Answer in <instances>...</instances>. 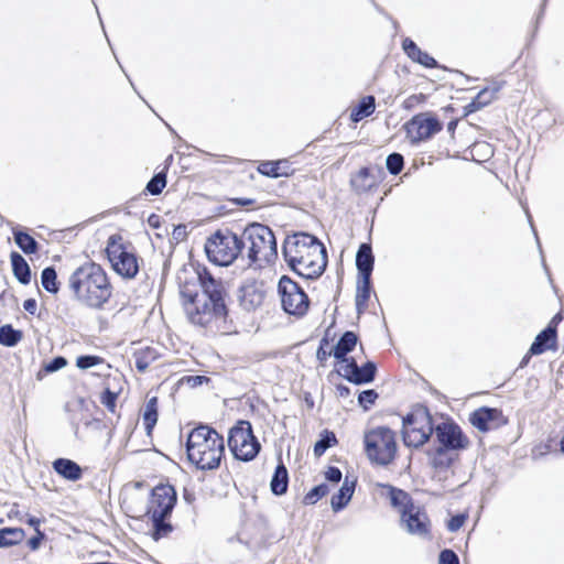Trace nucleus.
Returning a JSON list of instances; mask_svg holds the SVG:
<instances>
[{"label":"nucleus","instance_id":"nucleus-1","mask_svg":"<svg viewBox=\"0 0 564 564\" xmlns=\"http://www.w3.org/2000/svg\"><path fill=\"white\" fill-rule=\"evenodd\" d=\"M283 254L290 268L305 279L318 278L327 265L324 245L306 232L288 237L283 243Z\"/></svg>","mask_w":564,"mask_h":564},{"label":"nucleus","instance_id":"nucleus-2","mask_svg":"<svg viewBox=\"0 0 564 564\" xmlns=\"http://www.w3.org/2000/svg\"><path fill=\"white\" fill-rule=\"evenodd\" d=\"M68 288L77 302L94 310L104 307L112 294L107 272L95 262L78 267L69 275Z\"/></svg>","mask_w":564,"mask_h":564},{"label":"nucleus","instance_id":"nucleus-3","mask_svg":"<svg viewBox=\"0 0 564 564\" xmlns=\"http://www.w3.org/2000/svg\"><path fill=\"white\" fill-rule=\"evenodd\" d=\"M224 438L207 425L194 429L186 444L188 460L202 470H212L219 466L224 454Z\"/></svg>","mask_w":564,"mask_h":564},{"label":"nucleus","instance_id":"nucleus-4","mask_svg":"<svg viewBox=\"0 0 564 564\" xmlns=\"http://www.w3.org/2000/svg\"><path fill=\"white\" fill-rule=\"evenodd\" d=\"M241 241L251 262L272 261L276 254V240L273 231L265 225L251 224L242 234Z\"/></svg>","mask_w":564,"mask_h":564},{"label":"nucleus","instance_id":"nucleus-5","mask_svg":"<svg viewBox=\"0 0 564 564\" xmlns=\"http://www.w3.org/2000/svg\"><path fill=\"white\" fill-rule=\"evenodd\" d=\"M242 249L241 238L228 229L215 231L205 242V252L208 260L220 267L231 264Z\"/></svg>","mask_w":564,"mask_h":564},{"label":"nucleus","instance_id":"nucleus-6","mask_svg":"<svg viewBox=\"0 0 564 564\" xmlns=\"http://www.w3.org/2000/svg\"><path fill=\"white\" fill-rule=\"evenodd\" d=\"M106 254L112 270L123 279H133L139 272V261L130 245L116 234L111 235L106 245Z\"/></svg>","mask_w":564,"mask_h":564},{"label":"nucleus","instance_id":"nucleus-7","mask_svg":"<svg viewBox=\"0 0 564 564\" xmlns=\"http://www.w3.org/2000/svg\"><path fill=\"white\" fill-rule=\"evenodd\" d=\"M365 448L368 458L381 466L389 465L397 454L395 434L386 426H379L365 434Z\"/></svg>","mask_w":564,"mask_h":564},{"label":"nucleus","instance_id":"nucleus-8","mask_svg":"<svg viewBox=\"0 0 564 564\" xmlns=\"http://www.w3.org/2000/svg\"><path fill=\"white\" fill-rule=\"evenodd\" d=\"M183 306L187 318L196 325H207L214 317H221L226 310L216 306L215 303L205 299V295H198V292L192 290L187 285L181 289Z\"/></svg>","mask_w":564,"mask_h":564},{"label":"nucleus","instance_id":"nucleus-9","mask_svg":"<svg viewBox=\"0 0 564 564\" xmlns=\"http://www.w3.org/2000/svg\"><path fill=\"white\" fill-rule=\"evenodd\" d=\"M228 446L232 455L242 462L252 460L260 452L261 445L252 432L250 422L239 421L229 431Z\"/></svg>","mask_w":564,"mask_h":564},{"label":"nucleus","instance_id":"nucleus-10","mask_svg":"<svg viewBox=\"0 0 564 564\" xmlns=\"http://www.w3.org/2000/svg\"><path fill=\"white\" fill-rule=\"evenodd\" d=\"M433 425L426 410H417L403 417V442L409 447L422 446L432 435Z\"/></svg>","mask_w":564,"mask_h":564},{"label":"nucleus","instance_id":"nucleus-11","mask_svg":"<svg viewBox=\"0 0 564 564\" xmlns=\"http://www.w3.org/2000/svg\"><path fill=\"white\" fill-rule=\"evenodd\" d=\"M283 310L290 315L303 316L308 308V297L300 285L283 275L278 285Z\"/></svg>","mask_w":564,"mask_h":564},{"label":"nucleus","instance_id":"nucleus-12","mask_svg":"<svg viewBox=\"0 0 564 564\" xmlns=\"http://www.w3.org/2000/svg\"><path fill=\"white\" fill-rule=\"evenodd\" d=\"M400 525L409 534L421 539L431 536V521L425 510L419 505H409L400 516Z\"/></svg>","mask_w":564,"mask_h":564},{"label":"nucleus","instance_id":"nucleus-13","mask_svg":"<svg viewBox=\"0 0 564 564\" xmlns=\"http://www.w3.org/2000/svg\"><path fill=\"white\" fill-rule=\"evenodd\" d=\"M405 130L411 141L417 143L440 132L442 130V123L435 117L427 113H420L405 123Z\"/></svg>","mask_w":564,"mask_h":564},{"label":"nucleus","instance_id":"nucleus-14","mask_svg":"<svg viewBox=\"0 0 564 564\" xmlns=\"http://www.w3.org/2000/svg\"><path fill=\"white\" fill-rule=\"evenodd\" d=\"M176 491L171 485H158L152 490L149 512L153 517L167 518L176 503Z\"/></svg>","mask_w":564,"mask_h":564},{"label":"nucleus","instance_id":"nucleus-15","mask_svg":"<svg viewBox=\"0 0 564 564\" xmlns=\"http://www.w3.org/2000/svg\"><path fill=\"white\" fill-rule=\"evenodd\" d=\"M197 279L202 292L198 295H205V299L215 303L216 306H225V286L221 280L215 279L207 269L197 272Z\"/></svg>","mask_w":564,"mask_h":564},{"label":"nucleus","instance_id":"nucleus-16","mask_svg":"<svg viewBox=\"0 0 564 564\" xmlns=\"http://www.w3.org/2000/svg\"><path fill=\"white\" fill-rule=\"evenodd\" d=\"M440 444L447 449H462L468 445L460 427L454 423L443 422L435 429Z\"/></svg>","mask_w":564,"mask_h":564},{"label":"nucleus","instance_id":"nucleus-17","mask_svg":"<svg viewBox=\"0 0 564 564\" xmlns=\"http://www.w3.org/2000/svg\"><path fill=\"white\" fill-rule=\"evenodd\" d=\"M376 370L377 368L373 362L368 361L359 367L355 359L351 358L349 362L341 367V376L357 384L369 383L375 379Z\"/></svg>","mask_w":564,"mask_h":564},{"label":"nucleus","instance_id":"nucleus-18","mask_svg":"<svg viewBox=\"0 0 564 564\" xmlns=\"http://www.w3.org/2000/svg\"><path fill=\"white\" fill-rule=\"evenodd\" d=\"M500 411L491 408H480L470 414L469 422L480 432H488L498 426Z\"/></svg>","mask_w":564,"mask_h":564},{"label":"nucleus","instance_id":"nucleus-19","mask_svg":"<svg viewBox=\"0 0 564 564\" xmlns=\"http://www.w3.org/2000/svg\"><path fill=\"white\" fill-rule=\"evenodd\" d=\"M356 479L346 476L338 492L332 497V509L337 512L344 509L351 500L355 492Z\"/></svg>","mask_w":564,"mask_h":564},{"label":"nucleus","instance_id":"nucleus-20","mask_svg":"<svg viewBox=\"0 0 564 564\" xmlns=\"http://www.w3.org/2000/svg\"><path fill=\"white\" fill-rule=\"evenodd\" d=\"M556 340V326L549 325L535 337L534 341L530 347L531 355H541L546 349H551L555 346Z\"/></svg>","mask_w":564,"mask_h":564},{"label":"nucleus","instance_id":"nucleus-21","mask_svg":"<svg viewBox=\"0 0 564 564\" xmlns=\"http://www.w3.org/2000/svg\"><path fill=\"white\" fill-rule=\"evenodd\" d=\"M402 46L412 61L429 68L436 67V61L429 53L423 52L412 40L405 39Z\"/></svg>","mask_w":564,"mask_h":564},{"label":"nucleus","instance_id":"nucleus-22","mask_svg":"<svg viewBox=\"0 0 564 564\" xmlns=\"http://www.w3.org/2000/svg\"><path fill=\"white\" fill-rule=\"evenodd\" d=\"M259 173L269 177L288 176L292 173L291 164L288 160L265 161L258 166Z\"/></svg>","mask_w":564,"mask_h":564},{"label":"nucleus","instance_id":"nucleus-23","mask_svg":"<svg viewBox=\"0 0 564 564\" xmlns=\"http://www.w3.org/2000/svg\"><path fill=\"white\" fill-rule=\"evenodd\" d=\"M53 468L58 475L70 481L80 479L83 475L80 466L67 458H57L54 460Z\"/></svg>","mask_w":564,"mask_h":564},{"label":"nucleus","instance_id":"nucleus-24","mask_svg":"<svg viewBox=\"0 0 564 564\" xmlns=\"http://www.w3.org/2000/svg\"><path fill=\"white\" fill-rule=\"evenodd\" d=\"M373 254L370 245L362 243L356 254V265L360 276H371Z\"/></svg>","mask_w":564,"mask_h":564},{"label":"nucleus","instance_id":"nucleus-25","mask_svg":"<svg viewBox=\"0 0 564 564\" xmlns=\"http://www.w3.org/2000/svg\"><path fill=\"white\" fill-rule=\"evenodd\" d=\"M357 344V336L352 332H346L336 346L333 349V356L345 364L349 362L350 359L346 358V355L350 352Z\"/></svg>","mask_w":564,"mask_h":564},{"label":"nucleus","instance_id":"nucleus-26","mask_svg":"<svg viewBox=\"0 0 564 564\" xmlns=\"http://www.w3.org/2000/svg\"><path fill=\"white\" fill-rule=\"evenodd\" d=\"M377 487L382 488L387 491V495L390 498V502L394 508L399 509L400 516H402V512L404 509L408 508L409 505H414L409 497V495L398 488H394L390 485H383V484H376Z\"/></svg>","mask_w":564,"mask_h":564},{"label":"nucleus","instance_id":"nucleus-27","mask_svg":"<svg viewBox=\"0 0 564 564\" xmlns=\"http://www.w3.org/2000/svg\"><path fill=\"white\" fill-rule=\"evenodd\" d=\"M377 184V177L371 174V171L368 167L360 169L359 172L351 178V186L359 193L368 192L375 188Z\"/></svg>","mask_w":564,"mask_h":564},{"label":"nucleus","instance_id":"nucleus-28","mask_svg":"<svg viewBox=\"0 0 564 564\" xmlns=\"http://www.w3.org/2000/svg\"><path fill=\"white\" fill-rule=\"evenodd\" d=\"M499 86L486 87L466 106L468 112H475L489 105L499 91Z\"/></svg>","mask_w":564,"mask_h":564},{"label":"nucleus","instance_id":"nucleus-29","mask_svg":"<svg viewBox=\"0 0 564 564\" xmlns=\"http://www.w3.org/2000/svg\"><path fill=\"white\" fill-rule=\"evenodd\" d=\"M14 276L22 284H29L31 281V270L25 259L13 251L10 256Z\"/></svg>","mask_w":564,"mask_h":564},{"label":"nucleus","instance_id":"nucleus-30","mask_svg":"<svg viewBox=\"0 0 564 564\" xmlns=\"http://www.w3.org/2000/svg\"><path fill=\"white\" fill-rule=\"evenodd\" d=\"M240 301L247 310H253L261 305L263 301V292L256 289L254 285H243L240 289Z\"/></svg>","mask_w":564,"mask_h":564},{"label":"nucleus","instance_id":"nucleus-31","mask_svg":"<svg viewBox=\"0 0 564 564\" xmlns=\"http://www.w3.org/2000/svg\"><path fill=\"white\" fill-rule=\"evenodd\" d=\"M376 109V99L373 96H365L360 99L358 105L351 109L350 119L354 122H359L362 119L373 113Z\"/></svg>","mask_w":564,"mask_h":564},{"label":"nucleus","instance_id":"nucleus-32","mask_svg":"<svg viewBox=\"0 0 564 564\" xmlns=\"http://www.w3.org/2000/svg\"><path fill=\"white\" fill-rule=\"evenodd\" d=\"M158 398L152 397L147 401L142 411V421L148 435L152 433V430L158 422Z\"/></svg>","mask_w":564,"mask_h":564},{"label":"nucleus","instance_id":"nucleus-33","mask_svg":"<svg viewBox=\"0 0 564 564\" xmlns=\"http://www.w3.org/2000/svg\"><path fill=\"white\" fill-rule=\"evenodd\" d=\"M289 484L288 470L284 465H279L275 468L273 477L270 482L271 490L274 495L280 496L286 492Z\"/></svg>","mask_w":564,"mask_h":564},{"label":"nucleus","instance_id":"nucleus-34","mask_svg":"<svg viewBox=\"0 0 564 564\" xmlns=\"http://www.w3.org/2000/svg\"><path fill=\"white\" fill-rule=\"evenodd\" d=\"M370 276H360L357 284L356 307L358 313H362L367 307L370 297Z\"/></svg>","mask_w":564,"mask_h":564},{"label":"nucleus","instance_id":"nucleus-35","mask_svg":"<svg viewBox=\"0 0 564 564\" xmlns=\"http://www.w3.org/2000/svg\"><path fill=\"white\" fill-rule=\"evenodd\" d=\"M24 535V531L20 528H3L0 530V547L19 544Z\"/></svg>","mask_w":564,"mask_h":564},{"label":"nucleus","instance_id":"nucleus-36","mask_svg":"<svg viewBox=\"0 0 564 564\" xmlns=\"http://www.w3.org/2000/svg\"><path fill=\"white\" fill-rule=\"evenodd\" d=\"M156 358L158 352L150 347L139 349L134 352L135 367L140 372H144Z\"/></svg>","mask_w":564,"mask_h":564},{"label":"nucleus","instance_id":"nucleus-37","mask_svg":"<svg viewBox=\"0 0 564 564\" xmlns=\"http://www.w3.org/2000/svg\"><path fill=\"white\" fill-rule=\"evenodd\" d=\"M13 235L15 243L24 253L32 254L37 251V242L29 234L20 230H14Z\"/></svg>","mask_w":564,"mask_h":564},{"label":"nucleus","instance_id":"nucleus-38","mask_svg":"<svg viewBox=\"0 0 564 564\" xmlns=\"http://www.w3.org/2000/svg\"><path fill=\"white\" fill-rule=\"evenodd\" d=\"M22 339V333L11 325L0 327V344L6 347H13Z\"/></svg>","mask_w":564,"mask_h":564},{"label":"nucleus","instance_id":"nucleus-39","mask_svg":"<svg viewBox=\"0 0 564 564\" xmlns=\"http://www.w3.org/2000/svg\"><path fill=\"white\" fill-rule=\"evenodd\" d=\"M42 286L50 293L58 292L57 274L53 267H47L41 274Z\"/></svg>","mask_w":564,"mask_h":564},{"label":"nucleus","instance_id":"nucleus-40","mask_svg":"<svg viewBox=\"0 0 564 564\" xmlns=\"http://www.w3.org/2000/svg\"><path fill=\"white\" fill-rule=\"evenodd\" d=\"M151 518H152L153 528H154V532H153L154 540H159L163 536H166L169 533L172 532L173 528L170 523L165 522L166 518H158V517H153V516H151Z\"/></svg>","mask_w":564,"mask_h":564},{"label":"nucleus","instance_id":"nucleus-41","mask_svg":"<svg viewBox=\"0 0 564 564\" xmlns=\"http://www.w3.org/2000/svg\"><path fill=\"white\" fill-rule=\"evenodd\" d=\"M329 492V487L326 484H321L318 486H315L312 488L304 497V502L306 505H314L321 498L326 496Z\"/></svg>","mask_w":564,"mask_h":564},{"label":"nucleus","instance_id":"nucleus-42","mask_svg":"<svg viewBox=\"0 0 564 564\" xmlns=\"http://www.w3.org/2000/svg\"><path fill=\"white\" fill-rule=\"evenodd\" d=\"M404 165V159L400 153H391L387 156L386 166L392 175H398Z\"/></svg>","mask_w":564,"mask_h":564},{"label":"nucleus","instance_id":"nucleus-43","mask_svg":"<svg viewBox=\"0 0 564 564\" xmlns=\"http://www.w3.org/2000/svg\"><path fill=\"white\" fill-rule=\"evenodd\" d=\"M166 185V176L164 173L155 174L147 184V191L151 195H159Z\"/></svg>","mask_w":564,"mask_h":564},{"label":"nucleus","instance_id":"nucleus-44","mask_svg":"<svg viewBox=\"0 0 564 564\" xmlns=\"http://www.w3.org/2000/svg\"><path fill=\"white\" fill-rule=\"evenodd\" d=\"M335 443V434L326 432L325 435H323V437L319 441H317L314 445L315 456H322L326 452V449L329 448Z\"/></svg>","mask_w":564,"mask_h":564},{"label":"nucleus","instance_id":"nucleus-45","mask_svg":"<svg viewBox=\"0 0 564 564\" xmlns=\"http://www.w3.org/2000/svg\"><path fill=\"white\" fill-rule=\"evenodd\" d=\"M101 362H104V359L101 357L91 355L79 356L76 359V366L83 370L95 367Z\"/></svg>","mask_w":564,"mask_h":564},{"label":"nucleus","instance_id":"nucleus-46","mask_svg":"<svg viewBox=\"0 0 564 564\" xmlns=\"http://www.w3.org/2000/svg\"><path fill=\"white\" fill-rule=\"evenodd\" d=\"M118 398V393L111 391L110 389H106L100 398V402L112 413L116 410V401Z\"/></svg>","mask_w":564,"mask_h":564},{"label":"nucleus","instance_id":"nucleus-47","mask_svg":"<svg viewBox=\"0 0 564 564\" xmlns=\"http://www.w3.org/2000/svg\"><path fill=\"white\" fill-rule=\"evenodd\" d=\"M378 398V394L375 390H365L358 397V402L360 406L365 410H368L370 405H372Z\"/></svg>","mask_w":564,"mask_h":564},{"label":"nucleus","instance_id":"nucleus-48","mask_svg":"<svg viewBox=\"0 0 564 564\" xmlns=\"http://www.w3.org/2000/svg\"><path fill=\"white\" fill-rule=\"evenodd\" d=\"M438 564H459L458 556L452 550H443L438 557Z\"/></svg>","mask_w":564,"mask_h":564},{"label":"nucleus","instance_id":"nucleus-49","mask_svg":"<svg viewBox=\"0 0 564 564\" xmlns=\"http://www.w3.org/2000/svg\"><path fill=\"white\" fill-rule=\"evenodd\" d=\"M66 365H67V360L64 357L58 356L45 365V370L47 372H55V371L64 368Z\"/></svg>","mask_w":564,"mask_h":564},{"label":"nucleus","instance_id":"nucleus-50","mask_svg":"<svg viewBox=\"0 0 564 564\" xmlns=\"http://www.w3.org/2000/svg\"><path fill=\"white\" fill-rule=\"evenodd\" d=\"M465 520H466L465 514H457V516L452 517V519L449 520L448 525H447L448 530L451 532L458 531L464 525Z\"/></svg>","mask_w":564,"mask_h":564},{"label":"nucleus","instance_id":"nucleus-51","mask_svg":"<svg viewBox=\"0 0 564 564\" xmlns=\"http://www.w3.org/2000/svg\"><path fill=\"white\" fill-rule=\"evenodd\" d=\"M325 478L330 482L337 484L341 479V471L337 467H328L325 471Z\"/></svg>","mask_w":564,"mask_h":564},{"label":"nucleus","instance_id":"nucleus-52","mask_svg":"<svg viewBox=\"0 0 564 564\" xmlns=\"http://www.w3.org/2000/svg\"><path fill=\"white\" fill-rule=\"evenodd\" d=\"M43 539H44V534L41 532V530H37L36 535L29 540V542H28L29 546L32 550H37L40 547V544Z\"/></svg>","mask_w":564,"mask_h":564},{"label":"nucleus","instance_id":"nucleus-53","mask_svg":"<svg viewBox=\"0 0 564 564\" xmlns=\"http://www.w3.org/2000/svg\"><path fill=\"white\" fill-rule=\"evenodd\" d=\"M186 380L192 387H197V386H200L203 382H207L208 378H206L204 376H191V377H187Z\"/></svg>","mask_w":564,"mask_h":564},{"label":"nucleus","instance_id":"nucleus-54","mask_svg":"<svg viewBox=\"0 0 564 564\" xmlns=\"http://www.w3.org/2000/svg\"><path fill=\"white\" fill-rule=\"evenodd\" d=\"M23 308L30 313L35 314L36 312V301L34 299H28L23 303Z\"/></svg>","mask_w":564,"mask_h":564},{"label":"nucleus","instance_id":"nucleus-55","mask_svg":"<svg viewBox=\"0 0 564 564\" xmlns=\"http://www.w3.org/2000/svg\"><path fill=\"white\" fill-rule=\"evenodd\" d=\"M26 522H28V524H30L31 527H33L35 529V532H37V530H40L39 527H40L41 520L39 518L29 516L26 519Z\"/></svg>","mask_w":564,"mask_h":564},{"label":"nucleus","instance_id":"nucleus-56","mask_svg":"<svg viewBox=\"0 0 564 564\" xmlns=\"http://www.w3.org/2000/svg\"><path fill=\"white\" fill-rule=\"evenodd\" d=\"M328 354L321 347L318 350H317V358L323 361L327 358Z\"/></svg>","mask_w":564,"mask_h":564},{"label":"nucleus","instance_id":"nucleus-57","mask_svg":"<svg viewBox=\"0 0 564 564\" xmlns=\"http://www.w3.org/2000/svg\"><path fill=\"white\" fill-rule=\"evenodd\" d=\"M531 354L530 351L522 358L521 362H520V367L523 368L524 366L528 365L530 358H531Z\"/></svg>","mask_w":564,"mask_h":564},{"label":"nucleus","instance_id":"nucleus-58","mask_svg":"<svg viewBox=\"0 0 564 564\" xmlns=\"http://www.w3.org/2000/svg\"><path fill=\"white\" fill-rule=\"evenodd\" d=\"M183 229H184L183 227H177V228H175V229H174V235H175V236H177V237H178V236H182V231H183Z\"/></svg>","mask_w":564,"mask_h":564},{"label":"nucleus","instance_id":"nucleus-59","mask_svg":"<svg viewBox=\"0 0 564 564\" xmlns=\"http://www.w3.org/2000/svg\"><path fill=\"white\" fill-rule=\"evenodd\" d=\"M560 319H561V316H560V315L554 316L550 325H552V324H556V323H557V321H560Z\"/></svg>","mask_w":564,"mask_h":564},{"label":"nucleus","instance_id":"nucleus-60","mask_svg":"<svg viewBox=\"0 0 564 564\" xmlns=\"http://www.w3.org/2000/svg\"><path fill=\"white\" fill-rule=\"evenodd\" d=\"M561 452L564 454V437L560 442Z\"/></svg>","mask_w":564,"mask_h":564},{"label":"nucleus","instance_id":"nucleus-61","mask_svg":"<svg viewBox=\"0 0 564 564\" xmlns=\"http://www.w3.org/2000/svg\"><path fill=\"white\" fill-rule=\"evenodd\" d=\"M534 236L536 238V242H538L539 249L541 250V245H540V241H539V238H538V232L534 231Z\"/></svg>","mask_w":564,"mask_h":564}]
</instances>
